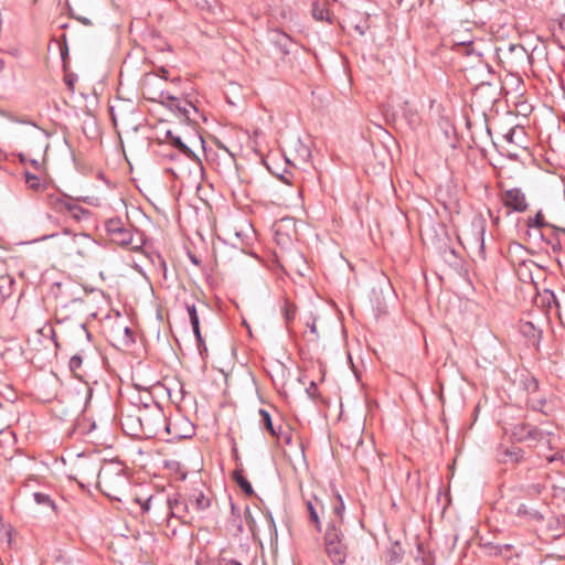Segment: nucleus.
<instances>
[{"mask_svg": "<svg viewBox=\"0 0 565 565\" xmlns=\"http://www.w3.org/2000/svg\"><path fill=\"white\" fill-rule=\"evenodd\" d=\"M78 469L83 475L97 473V486L99 490L113 500L121 501V494L128 487V478L125 468L120 462L110 461L98 468L95 462H81Z\"/></svg>", "mask_w": 565, "mask_h": 565, "instance_id": "obj_1", "label": "nucleus"}, {"mask_svg": "<svg viewBox=\"0 0 565 565\" xmlns=\"http://www.w3.org/2000/svg\"><path fill=\"white\" fill-rule=\"evenodd\" d=\"M140 424L141 433L147 437H154L159 435L161 429L170 436L169 440H179L182 438L191 437L193 434V427H191L185 420L168 422L164 414L160 409L154 412L146 413L142 417L138 418Z\"/></svg>", "mask_w": 565, "mask_h": 565, "instance_id": "obj_2", "label": "nucleus"}, {"mask_svg": "<svg viewBox=\"0 0 565 565\" xmlns=\"http://www.w3.org/2000/svg\"><path fill=\"white\" fill-rule=\"evenodd\" d=\"M53 204L56 211L68 213L75 221L88 220L90 217V211L77 205L71 198H57Z\"/></svg>", "mask_w": 565, "mask_h": 565, "instance_id": "obj_3", "label": "nucleus"}, {"mask_svg": "<svg viewBox=\"0 0 565 565\" xmlns=\"http://www.w3.org/2000/svg\"><path fill=\"white\" fill-rule=\"evenodd\" d=\"M161 97L163 98L162 103L166 104L168 108L178 113L180 117L186 120L191 119L192 113H198V108L190 100L181 99L169 94L164 95L163 93Z\"/></svg>", "mask_w": 565, "mask_h": 565, "instance_id": "obj_4", "label": "nucleus"}, {"mask_svg": "<svg viewBox=\"0 0 565 565\" xmlns=\"http://www.w3.org/2000/svg\"><path fill=\"white\" fill-rule=\"evenodd\" d=\"M394 120L401 117L409 129L415 130L422 125V117L418 109L411 105L407 100H404L398 105V109L392 114Z\"/></svg>", "mask_w": 565, "mask_h": 565, "instance_id": "obj_5", "label": "nucleus"}, {"mask_svg": "<svg viewBox=\"0 0 565 565\" xmlns=\"http://www.w3.org/2000/svg\"><path fill=\"white\" fill-rule=\"evenodd\" d=\"M503 203L507 207L518 213H522L527 209L525 194L519 188L507 190L503 195Z\"/></svg>", "mask_w": 565, "mask_h": 565, "instance_id": "obj_6", "label": "nucleus"}, {"mask_svg": "<svg viewBox=\"0 0 565 565\" xmlns=\"http://www.w3.org/2000/svg\"><path fill=\"white\" fill-rule=\"evenodd\" d=\"M514 436L520 441L524 440H537V441H544L546 444L550 443L547 436L541 431L540 429L532 427L530 425L522 424L519 427H515Z\"/></svg>", "mask_w": 565, "mask_h": 565, "instance_id": "obj_7", "label": "nucleus"}, {"mask_svg": "<svg viewBox=\"0 0 565 565\" xmlns=\"http://www.w3.org/2000/svg\"><path fill=\"white\" fill-rule=\"evenodd\" d=\"M73 243L76 247V253L81 256H86L96 246V241L85 233L73 234Z\"/></svg>", "mask_w": 565, "mask_h": 565, "instance_id": "obj_8", "label": "nucleus"}, {"mask_svg": "<svg viewBox=\"0 0 565 565\" xmlns=\"http://www.w3.org/2000/svg\"><path fill=\"white\" fill-rule=\"evenodd\" d=\"M169 509V514L172 518L185 519V513L189 512V503L181 500L179 497L168 498L164 503Z\"/></svg>", "mask_w": 565, "mask_h": 565, "instance_id": "obj_9", "label": "nucleus"}, {"mask_svg": "<svg viewBox=\"0 0 565 565\" xmlns=\"http://www.w3.org/2000/svg\"><path fill=\"white\" fill-rule=\"evenodd\" d=\"M342 531L340 529V524L335 521L331 520L327 524V529L324 532V547L331 546L338 543H342Z\"/></svg>", "mask_w": 565, "mask_h": 565, "instance_id": "obj_10", "label": "nucleus"}, {"mask_svg": "<svg viewBox=\"0 0 565 565\" xmlns=\"http://www.w3.org/2000/svg\"><path fill=\"white\" fill-rule=\"evenodd\" d=\"M270 40L282 55L290 53L294 42L288 34L280 31H274Z\"/></svg>", "mask_w": 565, "mask_h": 565, "instance_id": "obj_11", "label": "nucleus"}, {"mask_svg": "<svg viewBox=\"0 0 565 565\" xmlns=\"http://www.w3.org/2000/svg\"><path fill=\"white\" fill-rule=\"evenodd\" d=\"M107 231L116 237L118 234H125V237L115 238V241L119 244L127 245L131 242V234L128 230L122 227V224L119 220H110L107 223Z\"/></svg>", "mask_w": 565, "mask_h": 565, "instance_id": "obj_12", "label": "nucleus"}, {"mask_svg": "<svg viewBox=\"0 0 565 565\" xmlns=\"http://www.w3.org/2000/svg\"><path fill=\"white\" fill-rule=\"evenodd\" d=\"M326 553L334 565L344 564L347 558V547L343 542L327 546Z\"/></svg>", "mask_w": 565, "mask_h": 565, "instance_id": "obj_13", "label": "nucleus"}, {"mask_svg": "<svg viewBox=\"0 0 565 565\" xmlns=\"http://www.w3.org/2000/svg\"><path fill=\"white\" fill-rule=\"evenodd\" d=\"M189 503L198 512H204L211 507V498L200 490H194L190 495Z\"/></svg>", "mask_w": 565, "mask_h": 565, "instance_id": "obj_14", "label": "nucleus"}, {"mask_svg": "<svg viewBox=\"0 0 565 565\" xmlns=\"http://www.w3.org/2000/svg\"><path fill=\"white\" fill-rule=\"evenodd\" d=\"M312 17L317 21H330V10L327 2L316 1L312 3Z\"/></svg>", "mask_w": 565, "mask_h": 565, "instance_id": "obj_15", "label": "nucleus"}, {"mask_svg": "<svg viewBox=\"0 0 565 565\" xmlns=\"http://www.w3.org/2000/svg\"><path fill=\"white\" fill-rule=\"evenodd\" d=\"M167 138L169 139L170 143L185 157L192 158L194 156L193 151L182 141L179 136H174L172 131H167Z\"/></svg>", "mask_w": 565, "mask_h": 565, "instance_id": "obj_16", "label": "nucleus"}, {"mask_svg": "<svg viewBox=\"0 0 565 565\" xmlns=\"http://www.w3.org/2000/svg\"><path fill=\"white\" fill-rule=\"evenodd\" d=\"M523 459V450L516 446L505 448L502 452L501 460L504 462L518 463Z\"/></svg>", "mask_w": 565, "mask_h": 565, "instance_id": "obj_17", "label": "nucleus"}, {"mask_svg": "<svg viewBox=\"0 0 565 565\" xmlns=\"http://www.w3.org/2000/svg\"><path fill=\"white\" fill-rule=\"evenodd\" d=\"M136 502L140 505L141 511L147 513L151 510V507H163L164 501L161 497L150 495L147 499L136 498Z\"/></svg>", "mask_w": 565, "mask_h": 565, "instance_id": "obj_18", "label": "nucleus"}, {"mask_svg": "<svg viewBox=\"0 0 565 565\" xmlns=\"http://www.w3.org/2000/svg\"><path fill=\"white\" fill-rule=\"evenodd\" d=\"M258 414L260 417V425L264 426L273 436H278V429H276L275 426L273 425L270 414L264 408H260L258 411Z\"/></svg>", "mask_w": 565, "mask_h": 565, "instance_id": "obj_19", "label": "nucleus"}, {"mask_svg": "<svg viewBox=\"0 0 565 565\" xmlns=\"http://www.w3.org/2000/svg\"><path fill=\"white\" fill-rule=\"evenodd\" d=\"M233 479L236 481L244 493L252 494L254 492L250 482L243 476L241 471L235 470L233 472Z\"/></svg>", "mask_w": 565, "mask_h": 565, "instance_id": "obj_20", "label": "nucleus"}, {"mask_svg": "<svg viewBox=\"0 0 565 565\" xmlns=\"http://www.w3.org/2000/svg\"><path fill=\"white\" fill-rule=\"evenodd\" d=\"M307 511L309 513L310 521L316 525L317 530L321 532V522L316 505L311 500L306 502Z\"/></svg>", "mask_w": 565, "mask_h": 565, "instance_id": "obj_21", "label": "nucleus"}, {"mask_svg": "<svg viewBox=\"0 0 565 565\" xmlns=\"http://www.w3.org/2000/svg\"><path fill=\"white\" fill-rule=\"evenodd\" d=\"M33 499L39 505H45L51 508L52 510H55V503L49 494L42 492H34Z\"/></svg>", "mask_w": 565, "mask_h": 565, "instance_id": "obj_22", "label": "nucleus"}, {"mask_svg": "<svg viewBox=\"0 0 565 565\" xmlns=\"http://www.w3.org/2000/svg\"><path fill=\"white\" fill-rule=\"evenodd\" d=\"M83 364V356L81 353H75L71 356L68 366L72 373H74L76 376H79L77 371L81 369Z\"/></svg>", "mask_w": 565, "mask_h": 565, "instance_id": "obj_23", "label": "nucleus"}, {"mask_svg": "<svg viewBox=\"0 0 565 565\" xmlns=\"http://www.w3.org/2000/svg\"><path fill=\"white\" fill-rule=\"evenodd\" d=\"M526 224H527L529 227H536V228H542V227L547 225V223L544 221V216H543L542 211H539L534 215V217H530L527 220Z\"/></svg>", "mask_w": 565, "mask_h": 565, "instance_id": "obj_24", "label": "nucleus"}, {"mask_svg": "<svg viewBox=\"0 0 565 565\" xmlns=\"http://www.w3.org/2000/svg\"><path fill=\"white\" fill-rule=\"evenodd\" d=\"M185 307H186V311H188V315H189L191 327L192 326H199L200 324V318H199V313H198L195 305L186 302Z\"/></svg>", "mask_w": 565, "mask_h": 565, "instance_id": "obj_25", "label": "nucleus"}, {"mask_svg": "<svg viewBox=\"0 0 565 565\" xmlns=\"http://www.w3.org/2000/svg\"><path fill=\"white\" fill-rule=\"evenodd\" d=\"M24 178H25V183L28 184V186L32 190H39L40 186H41V182H40V179L38 175L29 172V171H25L24 173Z\"/></svg>", "mask_w": 565, "mask_h": 565, "instance_id": "obj_26", "label": "nucleus"}, {"mask_svg": "<svg viewBox=\"0 0 565 565\" xmlns=\"http://www.w3.org/2000/svg\"><path fill=\"white\" fill-rule=\"evenodd\" d=\"M338 502L334 504L332 509V513L339 518V521H335L337 523L342 522L343 512H344V503L340 494L337 495Z\"/></svg>", "mask_w": 565, "mask_h": 565, "instance_id": "obj_27", "label": "nucleus"}, {"mask_svg": "<svg viewBox=\"0 0 565 565\" xmlns=\"http://www.w3.org/2000/svg\"><path fill=\"white\" fill-rule=\"evenodd\" d=\"M520 330L524 335L535 338L536 329L532 322L522 323Z\"/></svg>", "mask_w": 565, "mask_h": 565, "instance_id": "obj_28", "label": "nucleus"}, {"mask_svg": "<svg viewBox=\"0 0 565 565\" xmlns=\"http://www.w3.org/2000/svg\"><path fill=\"white\" fill-rule=\"evenodd\" d=\"M77 338H85L86 343L90 341V333L86 329L85 324H79L75 331Z\"/></svg>", "mask_w": 565, "mask_h": 565, "instance_id": "obj_29", "label": "nucleus"}, {"mask_svg": "<svg viewBox=\"0 0 565 565\" xmlns=\"http://www.w3.org/2000/svg\"><path fill=\"white\" fill-rule=\"evenodd\" d=\"M509 50L512 52V53H515L518 56L520 57H526L527 60H530V56L527 55V52L526 50L522 46V45H514V44H511Z\"/></svg>", "mask_w": 565, "mask_h": 565, "instance_id": "obj_30", "label": "nucleus"}, {"mask_svg": "<svg viewBox=\"0 0 565 565\" xmlns=\"http://www.w3.org/2000/svg\"><path fill=\"white\" fill-rule=\"evenodd\" d=\"M278 436H276L278 439H282L286 444L291 443V434L289 431H284L281 427L278 428Z\"/></svg>", "mask_w": 565, "mask_h": 565, "instance_id": "obj_31", "label": "nucleus"}, {"mask_svg": "<svg viewBox=\"0 0 565 565\" xmlns=\"http://www.w3.org/2000/svg\"><path fill=\"white\" fill-rule=\"evenodd\" d=\"M192 330H193L194 337L196 339V344L203 345V337L201 334L200 324L192 326Z\"/></svg>", "mask_w": 565, "mask_h": 565, "instance_id": "obj_32", "label": "nucleus"}, {"mask_svg": "<svg viewBox=\"0 0 565 565\" xmlns=\"http://www.w3.org/2000/svg\"><path fill=\"white\" fill-rule=\"evenodd\" d=\"M220 565H242L239 562L233 558H222Z\"/></svg>", "mask_w": 565, "mask_h": 565, "instance_id": "obj_33", "label": "nucleus"}, {"mask_svg": "<svg viewBox=\"0 0 565 565\" xmlns=\"http://www.w3.org/2000/svg\"><path fill=\"white\" fill-rule=\"evenodd\" d=\"M545 458L548 462H554L556 460H563V455L561 452H556L552 456H546Z\"/></svg>", "mask_w": 565, "mask_h": 565, "instance_id": "obj_34", "label": "nucleus"}, {"mask_svg": "<svg viewBox=\"0 0 565 565\" xmlns=\"http://www.w3.org/2000/svg\"><path fill=\"white\" fill-rule=\"evenodd\" d=\"M285 318H286V321L289 322L290 320H292L295 318V311L290 308H286Z\"/></svg>", "mask_w": 565, "mask_h": 565, "instance_id": "obj_35", "label": "nucleus"}, {"mask_svg": "<svg viewBox=\"0 0 565 565\" xmlns=\"http://www.w3.org/2000/svg\"><path fill=\"white\" fill-rule=\"evenodd\" d=\"M74 82H75V79H74V77H73V76H71V75L65 76V84H66L71 89H73V88H74Z\"/></svg>", "mask_w": 565, "mask_h": 565, "instance_id": "obj_36", "label": "nucleus"}, {"mask_svg": "<svg viewBox=\"0 0 565 565\" xmlns=\"http://www.w3.org/2000/svg\"><path fill=\"white\" fill-rule=\"evenodd\" d=\"M543 484L541 483H535V484H532L531 486V489L535 492V493H541L542 489H543Z\"/></svg>", "mask_w": 565, "mask_h": 565, "instance_id": "obj_37", "label": "nucleus"}, {"mask_svg": "<svg viewBox=\"0 0 565 565\" xmlns=\"http://www.w3.org/2000/svg\"><path fill=\"white\" fill-rule=\"evenodd\" d=\"M301 154L303 156V158H309L310 157V150L309 148H307L306 146L301 145Z\"/></svg>", "mask_w": 565, "mask_h": 565, "instance_id": "obj_38", "label": "nucleus"}, {"mask_svg": "<svg viewBox=\"0 0 565 565\" xmlns=\"http://www.w3.org/2000/svg\"><path fill=\"white\" fill-rule=\"evenodd\" d=\"M196 347H198L200 355L203 356V354L207 351L205 342L203 341V345L196 344Z\"/></svg>", "mask_w": 565, "mask_h": 565, "instance_id": "obj_39", "label": "nucleus"}, {"mask_svg": "<svg viewBox=\"0 0 565 565\" xmlns=\"http://www.w3.org/2000/svg\"><path fill=\"white\" fill-rule=\"evenodd\" d=\"M307 326H308V328L310 329V332H311V333H313V334H316V335L318 334L317 326H316V322H315V321H312V323H308Z\"/></svg>", "mask_w": 565, "mask_h": 565, "instance_id": "obj_40", "label": "nucleus"}, {"mask_svg": "<svg viewBox=\"0 0 565 565\" xmlns=\"http://www.w3.org/2000/svg\"><path fill=\"white\" fill-rule=\"evenodd\" d=\"M516 513H518L519 515H521V514H527V509H526V507H525L524 504H521V505L518 508Z\"/></svg>", "mask_w": 565, "mask_h": 565, "instance_id": "obj_41", "label": "nucleus"}, {"mask_svg": "<svg viewBox=\"0 0 565 565\" xmlns=\"http://www.w3.org/2000/svg\"><path fill=\"white\" fill-rule=\"evenodd\" d=\"M0 536L8 537V542L10 543V531L6 530L3 533L0 531Z\"/></svg>", "mask_w": 565, "mask_h": 565, "instance_id": "obj_42", "label": "nucleus"}, {"mask_svg": "<svg viewBox=\"0 0 565 565\" xmlns=\"http://www.w3.org/2000/svg\"><path fill=\"white\" fill-rule=\"evenodd\" d=\"M30 163L35 168V169H40V162L35 159L31 160Z\"/></svg>", "mask_w": 565, "mask_h": 565, "instance_id": "obj_43", "label": "nucleus"}, {"mask_svg": "<svg viewBox=\"0 0 565 565\" xmlns=\"http://www.w3.org/2000/svg\"><path fill=\"white\" fill-rule=\"evenodd\" d=\"M83 24L85 25H89L90 24V21L87 19V18H79L78 19Z\"/></svg>", "mask_w": 565, "mask_h": 565, "instance_id": "obj_44", "label": "nucleus"}, {"mask_svg": "<svg viewBox=\"0 0 565 565\" xmlns=\"http://www.w3.org/2000/svg\"><path fill=\"white\" fill-rule=\"evenodd\" d=\"M465 51L468 55L472 54L473 53V49L470 47V45L468 46H465Z\"/></svg>", "mask_w": 565, "mask_h": 565, "instance_id": "obj_45", "label": "nucleus"}, {"mask_svg": "<svg viewBox=\"0 0 565 565\" xmlns=\"http://www.w3.org/2000/svg\"><path fill=\"white\" fill-rule=\"evenodd\" d=\"M6 68V62L3 58H0V72H2Z\"/></svg>", "mask_w": 565, "mask_h": 565, "instance_id": "obj_46", "label": "nucleus"}, {"mask_svg": "<svg viewBox=\"0 0 565 565\" xmlns=\"http://www.w3.org/2000/svg\"><path fill=\"white\" fill-rule=\"evenodd\" d=\"M66 54H67V47H65V50H61L62 58H64Z\"/></svg>", "mask_w": 565, "mask_h": 565, "instance_id": "obj_47", "label": "nucleus"}, {"mask_svg": "<svg viewBox=\"0 0 565 565\" xmlns=\"http://www.w3.org/2000/svg\"><path fill=\"white\" fill-rule=\"evenodd\" d=\"M245 515H250V510L248 508L245 511Z\"/></svg>", "mask_w": 565, "mask_h": 565, "instance_id": "obj_48", "label": "nucleus"}, {"mask_svg": "<svg viewBox=\"0 0 565 565\" xmlns=\"http://www.w3.org/2000/svg\"><path fill=\"white\" fill-rule=\"evenodd\" d=\"M125 237V234H118L115 238Z\"/></svg>", "mask_w": 565, "mask_h": 565, "instance_id": "obj_49", "label": "nucleus"}, {"mask_svg": "<svg viewBox=\"0 0 565 565\" xmlns=\"http://www.w3.org/2000/svg\"><path fill=\"white\" fill-rule=\"evenodd\" d=\"M90 395H92V391L87 390V397H90Z\"/></svg>", "mask_w": 565, "mask_h": 565, "instance_id": "obj_50", "label": "nucleus"}, {"mask_svg": "<svg viewBox=\"0 0 565 565\" xmlns=\"http://www.w3.org/2000/svg\"><path fill=\"white\" fill-rule=\"evenodd\" d=\"M125 332H126V334H129V332H130L129 328H126Z\"/></svg>", "mask_w": 565, "mask_h": 565, "instance_id": "obj_51", "label": "nucleus"}, {"mask_svg": "<svg viewBox=\"0 0 565 565\" xmlns=\"http://www.w3.org/2000/svg\"><path fill=\"white\" fill-rule=\"evenodd\" d=\"M532 515H533L534 518H537V516H539V513H537V512H534Z\"/></svg>", "mask_w": 565, "mask_h": 565, "instance_id": "obj_52", "label": "nucleus"}]
</instances>
